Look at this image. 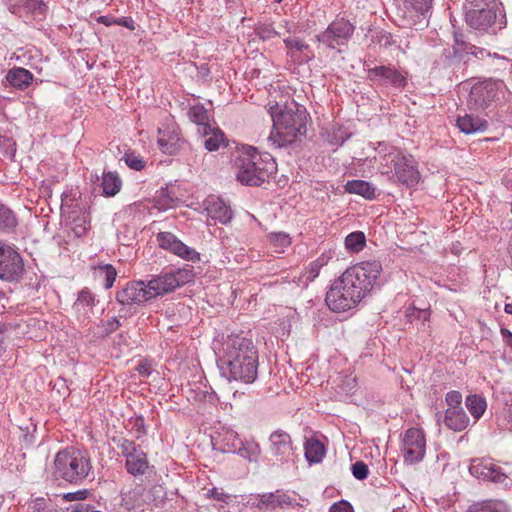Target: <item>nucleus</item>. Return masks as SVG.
I'll use <instances>...</instances> for the list:
<instances>
[{
    "label": "nucleus",
    "instance_id": "obj_24",
    "mask_svg": "<svg viewBox=\"0 0 512 512\" xmlns=\"http://www.w3.org/2000/svg\"><path fill=\"white\" fill-rule=\"evenodd\" d=\"M7 82L18 90H25L33 81V74L22 67H13L6 74Z\"/></svg>",
    "mask_w": 512,
    "mask_h": 512
},
{
    "label": "nucleus",
    "instance_id": "obj_41",
    "mask_svg": "<svg viewBox=\"0 0 512 512\" xmlns=\"http://www.w3.org/2000/svg\"><path fill=\"white\" fill-rule=\"evenodd\" d=\"M326 264L327 258L324 255L310 262L303 273V278L305 279V282L310 283L314 281L318 277L321 268Z\"/></svg>",
    "mask_w": 512,
    "mask_h": 512
},
{
    "label": "nucleus",
    "instance_id": "obj_18",
    "mask_svg": "<svg viewBox=\"0 0 512 512\" xmlns=\"http://www.w3.org/2000/svg\"><path fill=\"white\" fill-rule=\"evenodd\" d=\"M116 300L121 305H140L151 300L147 283L143 280L128 282L117 291Z\"/></svg>",
    "mask_w": 512,
    "mask_h": 512
},
{
    "label": "nucleus",
    "instance_id": "obj_56",
    "mask_svg": "<svg viewBox=\"0 0 512 512\" xmlns=\"http://www.w3.org/2000/svg\"><path fill=\"white\" fill-rule=\"evenodd\" d=\"M377 42L383 46V47H389V46H392L396 43V41L394 40V37L393 35L390 33V32H387V31H381L378 35H377Z\"/></svg>",
    "mask_w": 512,
    "mask_h": 512
},
{
    "label": "nucleus",
    "instance_id": "obj_10",
    "mask_svg": "<svg viewBox=\"0 0 512 512\" xmlns=\"http://www.w3.org/2000/svg\"><path fill=\"white\" fill-rule=\"evenodd\" d=\"M433 0H397L396 16L402 27L427 25Z\"/></svg>",
    "mask_w": 512,
    "mask_h": 512
},
{
    "label": "nucleus",
    "instance_id": "obj_34",
    "mask_svg": "<svg viewBox=\"0 0 512 512\" xmlns=\"http://www.w3.org/2000/svg\"><path fill=\"white\" fill-rule=\"evenodd\" d=\"M179 199L174 197L167 188H162L153 199V208L158 211H167L177 205Z\"/></svg>",
    "mask_w": 512,
    "mask_h": 512
},
{
    "label": "nucleus",
    "instance_id": "obj_27",
    "mask_svg": "<svg viewBox=\"0 0 512 512\" xmlns=\"http://www.w3.org/2000/svg\"><path fill=\"white\" fill-rule=\"evenodd\" d=\"M234 453L249 462H257L261 455V447L253 438L241 439Z\"/></svg>",
    "mask_w": 512,
    "mask_h": 512
},
{
    "label": "nucleus",
    "instance_id": "obj_51",
    "mask_svg": "<svg viewBox=\"0 0 512 512\" xmlns=\"http://www.w3.org/2000/svg\"><path fill=\"white\" fill-rule=\"evenodd\" d=\"M507 476L502 471L501 467L494 464L492 469L488 472L487 476L483 478V480L491 481L494 483H503L506 480Z\"/></svg>",
    "mask_w": 512,
    "mask_h": 512
},
{
    "label": "nucleus",
    "instance_id": "obj_59",
    "mask_svg": "<svg viewBox=\"0 0 512 512\" xmlns=\"http://www.w3.org/2000/svg\"><path fill=\"white\" fill-rule=\"evenodd\" d=\"M208 495L218 501H225L227 498V495H225L223 492H219L217 488H212L208 491Z\"/></svg>",
    "mask_w": 512,
    "mask_h": 512
},
{
    "label": "nucleus",
    "instance_id": "obj_57",
    "mask_svg": "<svg viewBox=\"0 0 512 512\" xmlns=\"http://www.w3.org/2000/svg\"><path fill=\"white\" fill-rule=\"evenodd\" d=\"M120 326V321L116 317H112L103 323V332L105 335H109L116 331Z\"/></svg>",
    "mask_w": 512,
    "mask_h": 512
},
{
    "label": "nucleus",
    "instance_id": "obj_29",
    "mask_svg": "<svg viewBox=\"0 0 512 512\" xmlns=\"http://www.w3.org/2000/svg\"><path fill=\"white\" fill-rule=\"evenodd\" d=\"M509 508L505 501L498 499H487L474 502L466 512H508Z\"/></svg>",
    "mask_w": 512,
    "mask_h": 512
},
{
    "label": "nucleus",
    "instance_id": "obj_26",
    "mask_svg": "<svg viewBox=\"0 0 512 512\" xmlns=\"http://www.w3.org/2000/svg\"><path fill=\"white\" fill-rule=\"evenodd\" d=\"M457 126L460 131L465 134H474L477 132H484L488 127V123L486 120L479 117H473L469 114H465L464 116H459L457 118Z\"/></svg>",
    "mask_w": 512,
    "mask_h": 512
},
{
    "label": "nucleus",
    "instance_id": "obj_15",
    "mask_svg": "<svg viewBox=\"0 0 512 512\" xmlns=\"http://www.w3.org/2000/svg\"><path fill=\"white\" fill-rule=\"evenodd\" d=\"M503 85L501 81L478 82L471 87L468 96L470 109L481 110L489 106L497 97L498 90Z\"/></svg>",
    "mask_w": 512,
    "mask_h": 512
},
{
    "label": "nucleus",
    "instance_id": "obj_60",
    "mask_svg": "<svg viewBox=\"0 0 512 512\" xmlns=\"http://www.w3.org/2000/svg\"><path fill=\"white\" fill-rule=\"evenodd\" d=\"M137 371L143 377H148L152 372L151 367L148 363H140L137 366Z\"/></svg>",
    "mask_w": 512,
    "mask_h": 512
},
{
    "label": "nucleus",
    "instance_id": "obj_45",
    "mask_svg": "<svg viewBox=\"0 0 512 512\" xmlns=\"http://www.w3.org/2000/svg\"><path fill=\"white\" fill-rule=\"evenodd\" d=\"M122 159L130 169H133L135 171L143 170L146 165V161L144 160V158L140 154H137L136 152L131 150L125 152Z\"/></svg>",
    "mask_w": 512,
    "mask_h": 512
},
{
    "label": "nucleus",
    "instance_id": "obj_52",
    "mask_svg": "<svg viewBox=\"0 0 512 512\" xmlns=\"http://www.w3.org/2000/svg\"><path fill=\"white\" fill-rule=\"evenodd\" d=\"M257 35L267 40L280 36V33L277 32L271 24H262L257 28Z\"/></svg>",
    "mask_w": 512,
    "mask_h": 512
},
{
    "label": "nucleus",
    "instance_id": "obj_44",
    "mask_svg": "<svg viewBox=\"0 0 512 512\" xmlns=\"http://www.w3.org/2000/svg\"><path fill=\"white\" fill-rule=\"evenodd\" d=\"M431 312L429 308L420 309L415 306H410L406 310V317L408 321L413 323L419 321L422 325H425L430 320Z\"/></svg>",
    "mask_w": 512,
    "mask_h": 512
},
{
    "label": "nucleus",
    "instance_id": "obj_16",
    "mask_svg": "<svg viewBox=\"0 0 512 512\" xmlns=\"http://www.w3.org/2000/svg\"><path fill=\"white\" fill-rule=\"evenodd\" d=\"M426 453V437L419 428H409L403 438L405 462L415 464L423 460Z\"/></svg>",
    "mask_w": 512,
    "mask_h": 512
},
{
    "label": "nucleus",
    "instance_id": "obj_46",
    "mask_svg": "<svg viewBox=\"0 0 512 512\" xmlns=\"http://www.w3.org/2000/svg\"><path fill=\"white\" fill-rule=\"evenodd\" d=\"M276 492H277V498H276L277 507H280L282 509L295 508L297 506L301 507L300 503L298 502V500L296 498L295 493H293V495H290L285 492H280V491H276Z\"/></svg>",
    "mask_w": 512,
    "mask_h": 512
},
{
    "label": "nucleus",
    "instance_id": "obj_14",
    "mask_svg": "<svg viewBox=\"0 0 512 512\" xmlns=\"http://www.w3.org/2000/svg\"><path fill=\"white\" fill-rule=\"evenodd\" d=\"M24 273V262L14 247L0 240V279L18 282Z\"/></svg>",
    "mask_w": 512,
    "mask_h": 512
},
{
    "label": "nucleus",
    "instance_id": "obj_28",
    "mask_svg": "<svg viewBox=\"0 0 512 512\" xmlns=\"http://www.w3.org/2000/svg\"><path fill=\"white\" fill-rule=\"evenodd\" d=\"M208 215L222 224H227L232 218V211L222 200L214 199L206 208Z\"/></svg>",
    "mask_w": 512,
    "mask_h": 512
},
{
    "label": "nucleus",
    "instance_id": "obj_48",
    "mask_svg": "<svg viewBox=\"0 0 512 512\" xmlns=\"http://www.w3.org/2000/svg\"><path fill=\"white\" fill-rule=\"evenodd\" d=\"M497 422L500 427L512 431V403L506 404L497 416Z\"/></svg>",
    "mask_w": 512,
    "mask_h": 512
},
{
    "label": "nucleus",
    "instance_id": "obj_2",
    "mask_svg": "<svg viewBox=\"0 0 512 512\" xmlns=\"http://www.w3.org/2000/svg\"><path fill=\"white\" fill-rule=\"evenodd\" d=\"M218 365L228 381L254 383L258 377L259 352L252 338L231 334L222 343Z\"/></svg>",
    "mask_w": 512,
    "mask_h": 512
},
{
    "label": "nucleus",
    "instance_id": "obj_30",
    "mask_svg": "<svg viewBox=\"0 0 512 512\" xmlns=\"http://www.w3.org/2000/svg\"><path fill=\"white\" fill-rule=\"evenodd\" d=\"M345 191L349 194H356L365 199L372 200L375 198V187L364 180H350L344 186Z\"/></svg>",
    "mask_w": 512,
    "mask_h": 512
},
{
    "label": "nucleus",
    "instance_id": "obj_33",
    "mask_svg": "<svg viewBox=\"0 0 512 512\" xmlns=\"http://www.w3.org/2000/svg\"><path fill=\"white\" fill-rule=\"evenodd\" d=\"M305 458L309 463H319L325 455L324 445L318 439H308L304 445Z\"/></svg>",
    "mask_w": 512,
    "mask_h": 512
},
{
    "label": "nucleus",
    "instance_id": "obj_35",
    "mask_svg": "<svg viewBox=\"0 0 512 512\" xmlns=\"http://www.w3.org/2000/svg\"><path fill=\"white\" fill-rule=\"evenodd\" d=\"M465 405L475 419V422L478 421L484 414L487 408V402L484 397L481 395L473 394L467 396L465 400Z\"/></svg>",
    "mask_w": 512,
    "mask_h": 512
},
{
    "label": "nucleus",
    "instance_id": "obj_1",
    "mask_svg": "<svg viewBox=\"0 0 512 512\" xmlns=\"http://www.w3.org/2000/svg\"><path fill=\"white\" fill-rule=\"evenodd\" d=\"M382 271L378 260L359 262L335 279L326 294V304L334 312L355 308L373 289Z\"/></svg>",
    "mask_w": 512,
    "mask_h": 512
},
{
    "label": "nucleus",
    "instance_id": "obj_17",
    "mask_svg": "<svg viewBox=\"0 0 512 512\" xmlns=\"http://www.w3.org/2000/svg\"><path fill=\"white\" fill-rule=\"evenodd\" d=\"M157 243L160 248L167 250L187 261H198L200 259L199 253L180 241L171 232H160L156 236Z\"/></svg>",
    "mask_w": 512,
    "mask_h": 512
},
{
    "label": "nucleus",
    "instance_id": "obj_11",
    "mask_svg": "<svg viewBox=\"0 0 512 512\" xmlns=\"http://www.w3.org/2000/svg\"><path fill=\"white\" fill-rule=\"evenodd\" d=\"M11 14L24 23L36 26L45 21L48 5L43 0H3Z\"/></svg>",
    "mask_w": 512,
    "mask_h": 512
},
{
    "label": "nucleus",
    "instance_id": "obj_63",
    "mask_svg": "<svg viewBox=\"0 0 512 512\" xmlns=\"http://www.w3.org/2000/svg\"><path fill=\"white\" fill-rule=\"evenodd\" d=\"M134 427L136 428V430L138 432H141V433H145V430H144V419L143 417H137L136 420H135V424H134Z\"/></svg>",
    "mask_w": 512,
    "mask_h": 512
},
{
    "label": "nucleus",
    "instance_id": "obj_49",
    "mask_svg": "<svg viewBox=\"0 0 512 512\" xmlns=\"http://www.w3.org/2000/svg\"><path fill=\"white\" fill-rule=\"evenodd\" d=\"M29 512H55V508L50 500L36 498L29 504Z\"/></svg>",
    "mask_w": 512,
    "mask_h": 512
},
{
    "label": "nucleus",
    "instance_id": "obj_9",
    "mask_svg": "<svg viewBox=\"0 0 512 512\" xmlns=\"http://www.w3.org/2000/svg\"><path fill=\"white\" fill-rule=\"evenodd\" d=\"M363 68L367 72V80L373 86L403 90L407 85V73L397 69L393 64L371 67L368 62H364Z\"/></svg>",
    "mask_w": 512,
    "mask_h": 512
},
{
    "label": "nucleus",
    "instance_id": "obj_53",
    "mask_svg": "<svg viewBox=\"0 0 512 512\" xmlns=\"http://www.w3.org/2000/svg\"><path fill=\"white\" fill-rule=\"evenodd\" d=\"M368 472V466L363 461H357L352 465V474L357 480L366 479Z\"/></svg>",
    "mask_w": 512,
    "mask_h": 512
},
{
    "label": "nucleus",
    "instance_id": "obj_54",
    "mask_svg": "<svg viewBox=\"0 0 512 512\" xmlns=\"http://www.w3.org/2000/svg\"><path fill=\"white\" fill-rule=\"evenodd\" d=\"M445 402L448 408H460L462 403V394L459 391H449L445 396Z\"/></svg>",
    "mask_w": 512,
    "mask_h": 512
},
{
    "label": "nucleus",
    "instance_id": "obj_23",
    "mask_svg": "<svg viewBox=\"0 0 512 512\" xmlns=\"http://www.w3.org/2000/svg\"><path fill=\"white\" fill-rule=\"evenodd\" d=\"M444 424L450 430L460 432L469 426L470 419L462 407L447 408L444 416Z\"/></svg>",
    "mask_w": 512,
    "mask_h": 512
},
{
    "label": "nucleus",
    "instance_id": "obj_12",
    "mask_svg": "<svg viewBox=\"0 0 512 512\" xmlns=\"http://www.w3.org/2000/svg\"><path fill=\"white\" fill-rule=\"evenodd\" d=\"M355 26L344 17H337L327 28L316 35V41L329 49L346 46L351 40Z\"/></svg>",
    "mask_w": 512,
    "mask_h": 512
},
{
    "label": "nucleus",
    "instance_id": "obj_3",
    "mask_svg": "<svg viewBox=\"0 0 512 512\" xmlns=\"http://www.w3.org/2000/svg\"><path fill=\"white\" fill-rule=\"evenodd\" d=\"M268 112L273 121V130L268 141L275 148L285 147L295 141L298 135L306 133L308 114L303 106L295 101L280 106L277 102L268 103Z\"/></svg>",
    "mask_w": 512,
    "mask_h": 512
},
{
    "label": "nucleus",
    "instance_id": "obj_7",
    "mask_svg": "<svg viewBox=\"0 0 512 512\" xmlns=\"http://www.w3.org/2000/svg\"><path fill=\"white\" fill-rule=\"evenodd\" d=\"M464 9L465 21L474 30L495 34L506 26L505 14L495 3L466 0Z\"/></svg>",
    "mask_w": 512,
    "mask_h": 512
},
{
    "label": "nucleus",
    "instance_id": "obj_32",
    "mask_svg": "<svg viewBox=\"0 0 512 512\" xmlns=\"http://www.w3.org/2000/svg\"><path fill=\"white\" fill-rule=\"evenodd\" d=\"M101 187L105 196L113 197L120 192L122 180L117 172H103Z\"/></svg>",
    "mask_w": 512,
    "mask_h": 512
},
{
    "label": "nucleus",
    "instance_id": "obj_25",
    "mask_svg": "<svg viewBox=\"0 0 512 512\" xmlns=\"http://www.w3.org/2000/svg\"><path fill=\"white\" fill-rule=\"evenodd\" d=\"M189 119L198 126V133L207 136L211 130L207 109L202 104H196L188 110Z\"/></svg>",
    "mask_w": 512,
    "mask_h": 512
},
{
    "label": "nucleus",
    "instance_id": "obj_8",
    "mask_svg": "<svg viewBox=\"0 0 512 512\" xmlns=\"http://www.w3.org/2000/svg\"><path fill=\"white\" fill-rule=\"evenodd\" d=\"M194 273L190 268L175 269L147 281L149 297L152 299L163 296L193 281Z\"/></svg>",
    "mask_w": 512,
    "mask_h": 512
},
{
    "label": "nucleus",
    "instance_id": "obj_58",
    "mask_svg": "<svg viewBox=\"0 0 512 512\" xmlns=\"http://www.w3.org/2000/svg\"><path fill=\"white\" fill-rule=\"evenodd\" d=\"M88 495L87 490H79L77 492L66 493L63 495V499L66 501H80L86 499Z\"/></svg>",
    "mask_w": 512,
    "mask_h": 512
},
{
    "label": "nucleus",
    "instance_id": "obj_22",
    "mask_svg": "<svg viewBox=\"0 0 512 512\" xmlns=\"http://www.w3.org/2000/svg\"><path fill=\"white\" fill-rule=\"evenodd\" d=\"M97 302L98 301L96 300L95 295L91 292V290L84 288L78 293L72 308L79 319L82 318L85 320L91 317Z\"/></svg>",
    "mask_w": 512,
    "mask_h": 512
},
{
    "label": "nucleus",
    "instance_id": "obj_13",
    "mask_svg": "<svg viewBox=\"0 0 512 512\" xmlns=\"http://www.w3.org/2000/svg\"><path fill=\"white\" fill-rule=\"evenodd\" d=\"M117 448L125 457V468L127 472L135 477L146 474L150 468L147 454L134 441L119 438L117 440Z\"/></svg>",
    "mask_w": 512,
    "mask_h": 512
},
{
    "label": "nucleus",
    "instance_id": "obj_37",
    "mask_svg": "<svg viewBox=\"0 0 512 512\" xmlns=\"http://www.w3.org/2000/svg\"><path fill=\"white\" fill-rule=\"evenodd\" d=\"M495 463L490 459L477 458L471 461L469 472L472 476L483 479L487 476L488 472L492 469Z\"/></svg>",
    "mask_w": 512,
    "mask_h": 512
},
{
    "label": "nucleus",
    "instance_id": "obj_62",
    "mask_svg": "<svg viewBox=\"0 0 512 512\" xmlns=\"http://www.w3.org/2000/svg\"><path fill=\"white\" fill-rule=\"evenodd\" d=\"M501 335L505 343L512 347V332L506 328H501Z\"/></svg>",
    "mask_w": 512,
    "mask_h": 512
},
{
    "label": "nucleus",
    "instance_id": "obj_64",
    "mask_svg": "<svg viewBox=\"0 0 512 512\" xmlns=\"http://www.w3.org/2000/svg\"><path fill=\"white\" fill-rule=\"evenodd\" d=\"M6 330V327L5 326H0V357L3 355V353L5 352V346H4V332Z\"/></svg>",
    "mask_w": 512,
    "mask_h": 512
},
{
    "label": "nucleus",
    "instance_id": "obj_5",
    "mask_svg": "<svg viewBox=\"0 0 512 512\" xmlns=\"http://www.w3.org/2000/svg\"><path fill=\"white\" fill-rule=\"evenodd\" d=\"M92 470V462L86 450L73 446L59 450L54 457L53 475L57 480L80 485Z\"/></svg>",
    "mask_w": 512,
    "mask_h": 512
},
{
    "label": "nucleus",
    "instance_id": "obj_39",
    "mask_svg": "<svg viewBox=\"0 0 512 512\" xmlns=\"http://www.w3.org/2000/svg\"><path fill=\"white\" fill-rule=\"evenodd\" d=\"M268 241L276 253L284 252L291 245V237L284 232H272L267 235Z\"/></svg>",
    "mask_w": 512,
    "mask_h": 512
},
{
    "label": "nucleus",
    "instance_id": "obj_6",
    "mask_svg": "<svg viewBox=\"0 0 512 512\" xmlns=\"http://www.w3.org/2000/svg\"><path fill=\"white\" fill-rule=\"evenodd\" d=\"M236 179L243 185L260 186L276 171V163L269 153L260 154L252 147L246 155L236 159Z\"/></svg>",
    "mask_w": 512,
    "mask_h": 512
},
{
    "label": "nucleus",
    "instance_id": "obj_42",
    "mask_svg": "<svg viewBox=\"0 0 512 512\" xmlns=\"http://www.w3.org/2000/svg\"><path fill=\"white\" fill-rule=\"evenodd\" d=\"M98 276L103 279L105 289H110L116 280L117 271L111 264L100 265L97 268Z\"/></svg>",
    "mask_w": 512,
    "mask_h": 512
},
{
    "label": "nucleus",
    "instance_id": "obj_50",
    "mask_svg": "<svg viewBox=\"0 0 512 512\" xmlns=\"http://www.w3.org/2000/svg\"><path fill=\"white\" fill-rule=\"evenodd\" d=\"M277 492L266 493L259 497L257 508L260 510L275 509L277 507Z\"/></svg>",
    "mask_w": 512,
    "mask_h": 512
},
{
    "label": "nucleus",
    "instance_id": "obj_47",
    "mask_svg": "<svg viewBox=\"0 0 512 512\" xmlns=\"http://www.w3.org/2000/svg\"><path fill=\"white\" fill-rule=\"evenodd\" d=\"M453 35H454V46H453V49H454V53L455 54H462V53L475 54V52L473 51V49L475 47L470 45L469 43H467L464 40L463 34L455 31L453 33Z\"/></svg>",
    "mask_w": 512,
    "mask_h": 512
},
{
    "label": "nucleus",
    "instance_id": "obj_61",
    "mask_svg": "<svg viewBox=\"0 0 512 512\" xmlns=\"http://www.w3.org/2000/svg\"><path fill=\"white\" fill-rule=\"evenodd\" d=\"M72 512H91L93 511L92 507L88 504L84 503H76L71 506Z\"/></svg>",
    "mask_w": 512,
    "mask_h": 512
},
{
    "label": "nucleus",
    "instance_id": "obj_4",
    "mask_svg": "<svg viewBox=\"0 0 512 512\" xmlns=\"http://www.w3.org/2000/svg\"><path fill=\"white\" fill-rule=\"evenodd\" d=\"M379 157V171L394 183L407 188L415 187L420 180L417 162L414 157L403 150L379 143L377 148Z\"/></svg>",
    "mask_w": 512,
    "mask_h": 512
},
{
    "label": "nucleus",
    "instance_id": "obj_21",
    "mask_svg": "<svg viewBox=\"0 0 512 512\" xmlns=\"http://www.w3.org/2000/svg\"><path fill=\"white\" fill-rule=\"evenodd\" d=\"M238 433L231 429L222 428L216 436L212 437V445L215 450L222 453H234L240 444Z\"/></svg>",
    "mask_w": 512,
    "mask_h": 512
},
{
    "label": "nucleus",
    "instance_id": "obj_40",
    "mask_svg": "<svg viewBox=\"0 0 512 512\" xmlns=\"http://www.w3.org/2000/svg\"><path fill=\"white\" fill-rule=\"evenodd\" d=\"M224 139L225 136L221 130H219L218 128L213 129L211 127L209 134L207 136H204V147L208 151H216L224 143Z\"/></svg>",
    "mask_w": 512,
    "mask_h": 512
},
{
    "label": "nucleus",
    "instance_id": "obj_20",
    "mask_svg": "<svg viewBox=\"0 0 512 512\" xmlns=\"http://www.w3.org/2000/svg\"><path fill=\"white\" fill-rule=\"evenodd\" d=\"M284 44L288 50L287 55L294 61L299 63L308 62L314 57V54L310 50V46L299 37L284 38Z\"/></svg>",
    "mask_w": 512,
    "mask_h": 512
},
{
    "label": "nucleus",
    "instance_id": "obj_55",
    "mask_svg": "<svg viewBox=\"0 0 512 512\" xmlns=\"http://www.w3.org/2000/svg\"><path fill=\"white\" fill-rule=\"evenodd\" d=\"M329 512H354V509L348 501L340 500L331 505Z\"/></svg>",
    "mask_w": 512,
    "mask_h": 512
},
{
    "label": "nucleus",
    "instance_id": "obj_43",
    "mask_svg": "<svg viewBox=\"0 0 512 512\" xmlns=\"http://www.w3.org/2000/svg\"><path fill=\"white\" fill-rule=\"evenodd\" d=\"M71 231L76 237H82L90 228V222L85 214L78 212V215L71 222Z\"/></svg>",
    "mask_w": 512,
    "mask_h": 512
},
{
    "label": "nucleus",
    "instance_id": "obj_31",
    "mask_svg": "<svg viewBox=\"0 0 512 512\" xmlns=\"http://www.w3.org/2000/svg\"><path fill=\"white\" fill-rule=\"evenodd\" d=\"M179 136L176 133H167L165 130H158V145L163 153L174 155L179 150Z\"/></svg>",
    "mask_w": 512,
    "mask_h": 512
},
{
    "label": "nucleus",
    "instance_id": "obj_38",
    "mask_svg": "<svg viewBox=\"0 0 512 512\" xmlns=\"http://www.w3.org/2000/svg\"><path fill=\"white\" fill-rule=\"evenodd\" d=\"M366 245V237L362 231H355L345 238V247L349 252L358 253Z\"/></svg>",
    "mask_w": 512,
    "mask_h": 512
},
{
    "label": "nucleus",
    "instance_id": "obj_36",
    "mask_svg": "<svg viewBox=\"0 0 512 512\" xmlns=\"http://www.w3.org/2000/svg\"><path fill=\"white\" fill-rule=\"evenodd\" d=\"M18 225L15 213L0 202V232H11Z\"/></svg>",
    "mask_w": 512,
    "mask_h": 512
},
{
    "label": "nucleus",
    "instance_id": "obj_19",
    "mask_svg": "<svg viewBox=\"0 0 512 512\" xmlns=\"http://www.w3.org/2000/svg\"><path fill=\"white\" fill-rule=\"evenodd\" d=\"M271 453L278 461L288 462L294 451L291 437L283 430H276L269 437Z\"/></svg>",
    "mask_w": 512,
    "mask_h": 512
}]
</instances>
